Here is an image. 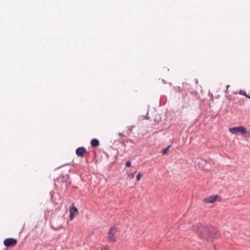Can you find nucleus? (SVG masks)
Segmentation results:
<instances>
[{
	"instance_id": "1",
	"label": "nucleus",
	"mask_w": 250,
	"mask_h": 250,
	"mask_svg": "<svg viewBox=\"0 0 250 250\" xmlns=\"http://www.w3.org/2000/svg\"><path fill=\"white\" fill-rule=\"evenodd\" d=\"M193 229L198 236L203 239H213L220 235V232L211 226L198 224L194 227Z\"/></svg>"
},
{
	"instance_id": "2",
	"label": "nucleus",
	"mask_w": 250,
	"mask_h": 250,
	"mask_svg": "<svg viewBox=\"0 0 250 250\" xmlns=\"http://www.w3.org/2000/svg\"><path fill=\"white\" fill-rule=\"evenodd\" d=\"M229 130L231 133L233 134H235L238 133H240L242 135H245V136H250V132L247 131L246 128L242 125L231 127L229 128Z\"/></svg>"
},
{
	"instance_id": "3",
	"label": "nucleus",
	"mask_w": 250,
	"mask_h": 250,
	"mask_svg": "<svg viewBox=\"0 0 250 250\" xmlns=\"http://www.w3.org/2000/svg\"><path fill=\"white\" fill-rule=\"evenodd\" d=\"M118 231L117 228L115 227H111L108 231L107 239L110 242L114 243L116 242L117 239L115 236V234Z\"/></svg>"
},
{
	"instance_id": "4",
	"label": "nucleus",
	"mask_w": 250,
	"mask_h": 250,
	"mask_svg": "<svg viewBox=\"0 0 250 250\" xmlns=\"http://www.w3.org/2000/svg\"><path fill=\"white\" fill-rule=\"evenodd\" d=\"M3 244L7 247H13L17 245V240L12 238H7L4 240Z\"/></svg>"
},
{
	"instance_id": "5",
	"label": "nucleus",
	"mask_w": 250,
	"mask_h": 250,
	"mask_svg": "<svg viewBox=\"0 0 250 250\" xmlns=\"http://www.w3.org/2000/svg\"><path fill=\"white\" fill-rule=\"evenodd\" d=\"M217 200H221V197L218 195H211L207 198L204 199V202L206 203H213L216 201Z\"/></svg>"
},
{
	"instance_id": "6",
	"label": "nucleus",
	"mask_w": 250,
	"mask_h": 250,
	"mask_svg": "<svg viewBox=\"0 0 250 250\" xmlns=\"http://www.w3.org/2000/svg\"><path fill=\"white\" fill-rule=\"evenodd\" d=\"M69 211V218L71 220H72L74 217L78 214V210L76 208H75L74 206V205L72 204V207L70 208Z\"/></svg>"
},
{
	"instance_id": "7",
	"label": "nucleus",
	"mask_w": 250,
	"mask_h": 250,
	"mask_svg": "<svg viewBox=\"0 0 250 250\" xmlns=\"http://www.w3.org/2000/svg\"><path fill=\"white\" fill-rule=\"evenodd\" d=\"M86 152V149L83 147H80L76 150V154L78 157H83Z\"/></svg>"
},
{
	"instance_id": "8",
	"label": "nucleus",
	"mask_w": 250,
	"mask_h": 250,
	"mask_svg": "<svg viewBox=\"0 0 250 250\" xmlns=\"http://www.w3.org/2000/svg\"><path fill=\"white\" fill-rule=\"evenodd\" d=\"M99 144V141L96 139H93L91 141V145L92 147H97Z\"/></svg>"
},
{
	"instance_id": "9",
	"label": "nucleus",
	"mask_w": 250,
	"mask_h": 250,
	"mask_svg": "<svg viewBox=\"0 0 250 250\" xmlns=\"http://www.w3.org/2000/svg\"><path fill=\"white\" fill-rule=\"evenodd\" d=\"M239 94L240 95H243V96H246V97L250 99V95H248L247 94V93L244 90H241L239 91Z\"/></svg>"
},
{
	"instance_id": "10",
	"label": "nucleus",
	"mask_w": 250,
	"mask_h": 250,
	"mask_svg": "<svg viewBox=\"0 0 250 250\" xmlns=\"http://www.w3.org/2000/svg\"><path fill=\"white\" fill-rule=\"evenodd\" d=\"M110 247L108 245H104L102 247L101 250H109Z\"/></svg>"
},
{
	"instance_id": "11",
	"label": "nucleus",
	"mask_w": 250,
	"mask_h": 250,
	"mask_svg": "<svg viewBox=\"0 0 250 250\" xmlns=\"http://www.w3.org/2000/svg\"><path fill=\"white\" fill-rule=\"evenodd\" d=\"M170 146H171L169 145L166 148H165V149H164L163 150L162 153H163V155H165L167 153L168 149L170 147Z\"/></svg>"
},
{
	"instance_id": "12",
	"label": "nucleus",
	"mask_w": 250,
	"mask_h": 250,
	"mask_svg": "<svg viewBox=\"0 0 250 250\" xmlns=\"http://www.w3.org/2000/svg\"><path fill=\"white\" fill-rule=\"evenodd\" d=\"M136 173V172H134V173H130L128 174V177L132 179L134 178L135 174Z\"/></svg>"
},
{
	"instance_id": "13",
	"label": "nucleus",
	"mask_w": 250,
	"mask_h": 250,
	"mask_svg": "<svg viewBox=\"0 0 250 250\" xmlns=\"http://www.w3.org/2000/svg\"><path fill=\"white\" fill-rule=\"evenodd\" d=\"M142 176V174L140 173L138 174V175L136 176V179H137V181H139L140 180Z\"/></svg>"
},
{
	"instance_id": "14",
	"label": "nucleus",
	"mask_w": 250,
	"mask_h": 250,
	"mask_svg": "<svg viewBox=\"0 0 250 250\" xmlns=\"http://www.w3.org/2000/svg\"><path fill=\"white\" fill-rule=\"evenodd\" d=\"M131 162L130 161H127L125 164V167H130L131 166Z\"/></svg>"
},
{
	"instance_id": "15",
	"label": "nucleus",
	"mask_w": 250,
	"mask_h": 250,
	"mask_svg": "<svg viewBox=\"0 0 250 250\" xmlns=\"http://www.w3.org/2000/svg\"><path fill=\"white\" fill-rule=\"evenodd\" d=\"M119 135L123 136H124V134L123 133H119Z\"/></svg>"
},
{
	"instance_id": "16",
	"label": "nucleus",
	"mask_w": 250,
	"mask_h": 250,
	"mask_svg": "<svg viewBox=\"0 0 250 250\" xmlns=\"http://www.w3.org/2000/svg\"><path fill=\"white\" fill-rule=\"evenodd\" d=\"M229 87V85H228V86H227V90H228V89Z\"/></svg>"
}]
</instances>
